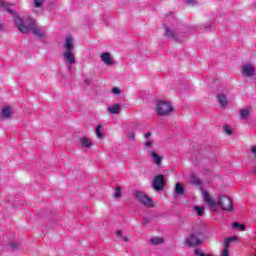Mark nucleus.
Masks as SVG:
<instances>
[{
  "mask_svg": "<svg viewBox=\"0 0 256 256\" xmlns=\"http://www.w3.org/2000/svg\"><path fill=\"white\" fill-rule=\"evenodd\" d=\"M232 225L234 229H238L239 231H245V226L243 224H239V222H234Z\"/></svg>",
  "mask_w": 256,
  "mask_h": 256,
  "instance_id": "b1692460",
  "label": "nucleus"
},
{
  "mask_svg": "<svg viewBox=\"0 0 256 256\" xmlns=\"http://www.w3.org/2000/svg\"><path fill=\"white\" fill-rule=\"evenodd\" d=\"M112 93L114 95H121V90L118 87L112 88Z\"/></svg>",
  "mask_w": 256,
  "mask_h": 256,
  "instance_id": "7c9ffc66",
  "label": "nucleus"
},
{
  "mask_svg": "<svg viewBox=\"0 0 256 256\" xmlns=\"http://www.w3.org/2000/svg\"><path fill=\"white\" fill-rule=\"evenodd\" d=\"M134 199H136V201H138L139 203H141L142 205H144V207H147L148 209L155 207V204H153V199L148 197V195L145 194V192H143L141 190H135Z\"/></svg>",
  "mask_w": 256,
  "mask_h": 256,
  "instance_id": "7ed1b4c3",
  "label": "nucleus"
},
{
  "mask_svg": "<svg viewBox=\"0 0 256 256\" xmlns=\"http://www.w3.org/2000/svg\"><path fill=\"white\" fill-rule=\"evenodd\" d=\"M63 48L65 49V51H73V49H75V42L73 40V37H66Z\"/></svg>",
  "mask_w": 256,
  "mask_h": 256,
  "instance_id": "1a4fd4ad",
  "label": "nucleus"
},
{
  "mask_svg": "<svg viewBox=\"0 0 256 256\" xmlns=\"http://www.w3.org/2000/svg\"><path fill=\"white\" fill-rule=\"evenodd\" d=\"M80 143L82 147H86V148H89L91 147V145H93V142H91V139L87 137L81 138Z\"/></svg>",
  "mask_w": 256,
  "mask_h": 256,
  "instance_id": "6ab92c4d",
  "label": "nucleus"
},
{
  "mask_svg": "<svg viewBox=\"0 0 256 256\" xmlns=\"http://www.w3.org/2000/svg\"><path fill=\"white\" fill-rule=\"evenodd\" d=\"M66 65H68V71H69V73H73V65H74V64H66Z\"/></svg>",
  "mask_w": 256,
  "mask_h": 256,
  "instance_id": "e433bc0d",
  "label": "nucleus"
},
{
  "mask_svg": "<svg viewBox=\"0 0 256 256\" xmlns=\"http://www.w3.org/2000/svg\"><path fill=\"white\" fill-rule=\"evenodd\" d=\"M116 235L122 239V241L127 242L129 241V238L123 236V231L117 230Z\"/></svg>",
  "mask_w": 256,
  "mask_h": 256,
  "instance_id": "bb28decb",
  "label": "nucleus"
},
{
  "mask_svg": "<svg viewBox=\"0 0 256 256\" xmlns=\"http://www.w3.org/2000/svg\"><path fill=\"white\" fill-rule=\"evenodd\" d=\"M242 74L245 77H253V75H255V66H253L251 64H245L242 67Z\"/></svg>",
  "mask_w": 256,
  "mask_h": 256,
  "instance_id": "6e6552de",
  "label": "nucleus"
},
{
  "mask_svg": "<svg viewBox=\"0 0 256 256\" xmlns=\"http://www.w3.org/2000/svg\"><path fill=\"white\" fill-rule=\"evenodd\" d=\"M149 223H151V218L144 217L143 218V225H145V227H147V225H149Z\"/></svg>",
  "mask_w": 256,
  "mask_h": 256,
  "instance_id": "2f4dec72",
  "label": "nucleus"
},
{
  "mask_svg": "<svg viewBox=\"0 0 256 256\" xmlns=\"http://www.w3.org/2000/svg\"><path fill=\"white\" fill-rule=\"evenodd\" d=\"M150 155L152 159H154V163L158 165V167L161 166V161H162L161 156H159V154H157L155 151H152Z\"/></svg>",
  "mask_w": 256,
  "mask_h": 256,
  "instance_id": "dca6fc26",
  "label": "nucleus"
},
{
  "mask_svg": "<svg viewBox=\"0 0 256 256\" xmlns=\"http://www.w3.org/2000/svg\"><path fill=\"white\" fill-rule=\"evenodd\" d=\"M191 181H192V185H201V180L196 176H192Z\"/></svg>",
  "mask_w": 256,
  "mask_h": 256,
  "instance_id": "c85d7f7f",
  "label": "nucleus"
},
{
  "mask_svg": "<svg viewBox=\"0 0 256 256\" xmlns=\"http://www.w3.org/2000/svg\"><path fill=\"white\" fill-rule=\"evenodd\" d=\"M145 139H149L151 137V132H147L144 134Z\"/></svg>",
  "mask_w": 256,
  "mask_h": 256,
  "instance_id": "ea45409f",
  "label": "nucleus"
},
{
  "mask_svg": "<svg viewBox=\"0 0 256 256\" xmlns=\"http://www.w3.org/2000/svg\"><path fill=\"white\" fill-rule=\"evenodd\" d=\"M156 113L160 117H167L173 113V106L169 102L159 101L156 104Z\"/></svg>",
  "mask_w": 256,
  "mask_h": 256,
  "instance_id": "20e7f679",
  "label": "nucleus"
},
{
  "mask_svg": "<svg viewBox=\"0 0 256 256\" xmlns=\"http://www.w3.org/2000/svg\"><path fill=\"white\" fill-rule=\"evenodd\" d=\"M187 5H195L197 3V0H185Z\"/></svg>",
  "mask_w": 256,
  "mask_h": 256,
  "instance_id": "f704fd0d",
  "label": "nucleus"
},
{
  "mask_svg": "<svg viewBox=\"0 0 256 256\" xmlns=\"http://www.w3.org/2000/svg\"><path fill=\"white\" fill-rule=\"evenodd\" d=\"M194 211H196L197 215H199V217H201L203 215V213H205V207L194 206Z\"/></svg>",
  "mask_w": 256,
  "mask_h": 256,
  "instance_id": "5701e85b",
  "label": "nucleus"
},
{
  "mask_svg": "<svg viewBox=\"0 0 256 256\" xmlns=\"http://www.w3.org/2000/svg\"><path fill=\"white\" fill-rule=\"evenodd\" d=\"M202 195L204 197L205 203H207L210 211H217V207H220L223 211H232L233 210V201L226 195H222L215 201L209 192L203 190Z\"/></svg>",
  "mask_w": 256,
  "mask_h": 256,
  "instance_id": "f03ea898",
  "label": "nucleus"
},
{
  "mask_svg": "<svg viewBox=\"0 0 256 256\" xmlns=\"http://www.w3.org/2000/svg\"><path fill=\"white\" fill-rule=\"evenodd\" d=\"M128 137L131 141H135V133L134 132H128Z\"/></svg>",
  "mask_w": 256,
  "mask_h": 256,
  "instance_id": "473e14b6",
  "label": "nucleus"
},
{
  "mask_svg": "<svg viewBox=\"0 0 256 256\" xmlns=\"http://www.w3.org/2000/svg\"><path fill=\"white\" fill-rule=\"evenodd\" d=\"M85 83H86V85H90V84H91V81L85 80Z\"/></svg>",
  "mask_w": 256,
  "mask_h": 256,
  "instance_id": "79ce46f5",
  "label": "nucleus"
},
{
  "mask_svg": "<svg viewBox=\"0 0 256 256\" xmlns=\"http://www.w3.org/2000/svg\"><path fill=\"white\" fill-rule=\"evenodd\" d=\"M114 197L119 199L121 197V187L116 188V192L114 193Z\"/></svg>",
  "mask_w": 256,
  "mask_h": 256,
  "instance_id": "c756f323",
  "label": "nucleus"
},
{
  "mask_svg": "<svg viewBox=\"0 0 256 256\" xmlns=\"http://www.w3.org/2000/svg\"><path fill=\"white\" fill-rule=\"evenodd\" d=\"M101 61H103V63H105L109 67H111L112 65H115V62L111 58V54H109V52H103L101 54Z\"/></svg>",
  "mask_w": 256,
  "mask_h": 256,
  "instance_id": "9b49d317",
  "label": "nucleus"
},
{
  "mask_svg": "<svg viewBox=\"0 0 256 256\" xmlns=\"http://www.w3.org/2000/svg\"><path fill=\"white\" fill-rule=\"evenodd\" d=\"M251 111H252L251 106H247L246 108L241 109L240 110V117H241V119H247V117H249Z\"/></svg>",
  "mask_w": 256,
  "mask_h": 256,
  "instance_id": "4468645a",
  "label": "nucleus"
},
{
  "mask_svg": "<svg viewBox=\"0 0 256 256\" xmlns=\"http://www.w3.org/2000/svg\"><path fill=\"white\" fill-rule=\"evenodd\" d=\"M121 111V105L119 104H113L112 106L108 107V113L111 115H117Z\"/></svg>",
  "mask_w": 256,
  "mask_h": 256,
  "instance_id": "ddd939ff",
  "label": "nucleus"
},
{
  "mask_svg": "<svg viewBox=\"0 0 256 256\" xmlns=\"http://www.w3.org/2000/svg\"><path fill=\"white\" fill-rule=\"evenodd\" d=\"M45 4V0H33V7L35 9H41L43 5Z\"/></svg>",
  "mask_w": 256,
  "mask_h": 256,
  "instance_id": "412c9836",
  "label": "nucleus"
},
{
  "mask_svg": "<svg viewBox=\"0 0 256 256\" xmlns=\"http://www.w3.org/2000/svg\"><path fill=\"white\" fill-rule=\"evenodd\" d=\"M145 145H146V147H147L148 149H150L151 145H153V142L147 141V142L145 143Z\"/></svg>",
  "mask_w": 256,
  "mask_h": 256,
  "instance_id": "4c0bfd02",
  "label": "nucleus"
},
{
  "mask_svg": "<svg viewBox=\"0 0 256 256\" xmlns=\"http://www.w3.org/2000/svg\"><path fill=\"white\" fill-rule=\"evenodd\" d=\"M223 131L226 133V135H233V130H231V127H229V125H224Z\"/></svg>",
  "mask_w": 256,
  "mask_h": 256,
  "instance_id": "a878e982",
  "label": "nucleus"
},
{
  "mask_svg": "<svg viewBox=\"0 0 256 256\" xmlns=\"http://www.w3.org/2000/svg\"><path fill=\"white\" fill-rule=\"evenodd\" d=\"M96 137H98V139H103V132L101 131L100 125L96 127Z\"/></svg>",
  "mask_w": 256,
  "mask_h": 256,
  "instance_id": "393cba45",
  "label": "nucleus"
},
{
  "mask_svg": "<svg viewBox=\"0 0 256 256\" xmlns=\"http://www.w3.org/2000/svg\"><path fill=\"white\" fill-rule=\"evenodd\" d=\"M5 29V25H3V23L0 22V31H3Z\"/></svg>",
  "mask_w": 256,
  "mask_h": 256,
  "instance_id": "a19ab883",
  "label": "nucleus"
},
{
  "mask_svg": "<svg viewBox=\"0 0 256 256\" xmlns=\"http://www.w3.org/2000/svg\"><path fill=\"white\" fill-rule=\"evenodd\" d=\"M185 243L188 247H197V245H201L199 233H191L189 237L185 239Z\"/></svg>",
  "mask_w": 256,
  "mask_h": 256,
  "instance_id": "423d86ee",
  "label": "nucleus"
},
{
  "mask_svg": "<svg viewBox=\"0 0 256 256\" xmlns=\"http://www.w3.org/2000/svg\"><path fill=\"white\" fill-rule=\"evenodd\" d=\"M232 241H237V237L233 236V237L226 238L224 241V249H229Z\"/></svg>",
  "mask_w": 256,
  "mask_h": 256,
  "instance_id": "aec40b11",
  "label": "nucleus"
},
{
  "mask_svg": "<svg viewBox=\"0 0 256 256\" xmlns=\"http://www.w3.org/2000/svg\"><path fill=\"white\" fill-rule=\"evenodd\" d=\"M13 115V110L10 106H5L2 108V117L3 119H9Z\"/></svg>",
  "mask_w": 256,
  "mask_h": 256,
  "instance_id": "f8f14e48",
  "label": "nucleus"
},
{
  "mask_svg": "<svg viewBox=\"0 0 256 256\" xmlns=\"http://www.w3.org/2000/svg\"><path fill=\"white\" fill-rule=\"evenodd\" d=\"M151 245H163L165 243V240L161 237H154L150 240Z\"/></svg>",
  "mask_w": 256,
  "mask_h": 256,
  "instance_id": "a211bd4d",
  "label": "nucleus"
},
{
  "mask_svg": "<svg viewBox=\"0 0 256 256\" xmlns=\"http://www.w3.org/2000/svg\"><path fill=\"white\" fill-rule=\"evenodd\" d=\"M62 57L66 65H75V63H77L73 51H64Z\"/></svg>",
  "mask_w": 256,
  "mask_h": 256,
  "instance_id": "0eeeda50",
  "label": "nucleus"
},
{
  "mask_svg": "<svg viewBox=\"0 0 256 256\" xmlns=\"http://www.w3.org/2000/svg\"><path fill=\"white\" fill-rule=\"evenodd\" d=\"M11 5L3 0H0V7L2 9H5L8 13H11V15L14 16V23L17 29L20 33H29V31H32L34 35H37L39 39H43L45 37V33L43 31L35 28V20L31 17H26L24 20L19 17V14L17 12L11 10Z\"/></svg>",
  "mask_w": 256,
  "mask_h": 256,
  "instance_id": "f257e3e1",
  "label": "nucleus"
},
{
  "mask_svg": "<svg viewBox=\"0 0 256 256\" xmlns=\"http://www.w3.org/2000/svg\"><path fill=\"white\" fill-rule=\"evenodd\" d=\"M152 187L155 191H163L165 187V177L163 175H157L154 177Z\"/></svg>",
  "mask_w": 256,
  "mask_h": 256,
  "instance_id": "39448f33",
  "label": "nucleus"
},
{
  "mask_svg": "<svg viewBox=\"0 0 256 256\" xmlns=\"http://www.w3.org/2000/svg\"><path fill=\"white\" fill-rule=\"evenodd\" d=\"M251 153L254 155V157H256V145L251 147Z\"/></svg>",
  "mask_w": 256,
  "mask_h": 256,
  "instance_id": "c9c22d12",
  "label": "nucleus"
},
{
  "mask_svg": "<svg viewBox=\"0 0 256 256\" xmlns=\"http://www.w3.org/2000/svg\"><path fill=\"white\" fill-rule=\"evenodd\" d=\"M217 99L219 101L220 107H226L227 103H229L225 94H218Z\"/></svg>",
  "mask_w": 256,
  "mask_h": 256,
  "instance_id": "2eb2a0df",
  "label": "nucleus"
},
{
  "mask_svg": "<svg viewBox=\"0 0 256 256\" xmlns=\"http://www.w3.org/2000/svg\"><path fill=\"white\" fill-rule=\"evenodd\" d=\"M165 35L168 37V39H172L173 41H181V35L173 32V30L166 28Z\"/></svg>",
  "mask_w": 256,
  "mask_h": 256,
  "instance_id": "9d476101",
  "label": "nucleus"
},
{
  "mask_svg": "<svg viewBox=\"0 0 256 256\" xmlns=\"http://www.w3.org/2000/svg\"><path fill=\"white\" fill-rule=\"evenodd\" d=\"M175 193H176V195H179L180 197L185 195V189L183 188L181 183H176Z\"/></svg>",
  "mask_w": 256,
  "mask_h": 256,
  "instance_id": "f3484780",
  "label": "nucleus"
},
{
  "mask_svg": "<svg viewBox=\"0 0 256 256\" xmlns=\"http://www.w3.org/2000/svg\"><path fill=\"white\" fill-rule=\"evenodd\" d=\"M250 173H252V175H256V166L252 167Z\"/></svg>",
  "mask_w": 256,
  "mask_h": 256,
  "instance_id": "58836bf2",
  "label": "nucleus"
},
{
  "mask_svg": "<svg viewBox=\"0 0 256 256\" xmlns=\"http://www.w3.org/2000/svg\"><path fill=\"white\" fill-rule=\"evenodd\" d=\"M221 256H229V248H224Z\"/></svg>",
  "mask_w": 256,
  "mask_h": 256,
  "instance_id": "72a5a7b5",
  "label": "nucleus"
},
{
  "mask_svg": "<svg viewBox=\"0 0 256 256\" xmlns=\"http://www.w3.org/2000/svg\"><path fill=\"white\" fill-rule=\"evenodd\" d=\"M215 29V23L213 22H206L204 24V31H213Z\"/></svg>",
  "mask_w": 256,
  "mask_h": 256,
  "instance_id": "4be33fe9",
  "label": "nucleus"
},
{
  "mask_svg": "<svg viewBox=\"0 0 256 256\" xmlns=\"http://www.w3.org/2000/svg\"><path fill=\"white\" fill-rule=\"evenodd\" d=\"M10 249H11L12 251H17V250L19 249V243H17V242H11V243H10Z\"/></svg>",
  "mask_w": 256,
  "mask_h": 256,
  "instance_id": "cd10ccee",
  "label": "nucleus"
}]
</instances>
